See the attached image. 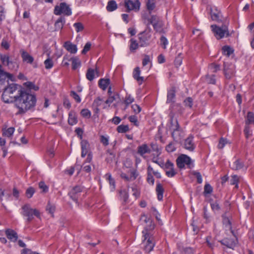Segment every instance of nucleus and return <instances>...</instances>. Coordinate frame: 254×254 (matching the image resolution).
I'll use <instances>...</instances> for the list:
<instances>
[{
    "label": "nucleus",
    "mask_w": 254,
    "mask_h": 254,
    "mask_svg": "<svg viewBox=\"0 0 254 254\" xmlns=\"http://www.w3.org/2000/svg\"><path fill=\"white\" fill-rule=\"evenodd\" d=\"M152 149L154 151L156 152V154H154V156H156L158 157L161 153V149L160 148L158 147L157 145H154L152 146Z\"/></svg>",
    "instance_id": "680f3d73"
},
{
    "label": "nucleus",
    "mask_w": 254,
    "mask_h": 254,
    "mask_svg": "<svg viewBox=\"0 0 254 254\" xmlns=\"http://www.w3.org/2000/svg\"><path fill=\"white\" fill-rule=\"evenodd\" d=\"M143 237L144 239L143 243L144 245V249L146 252H151L155 245L154 239L152 236H150L148 233H145L144 231H142Z\"/></svg>",
    "instance_id": "423d86ee"
},
{
    "label": "nucleus",
    "mask_w": 254,
    "mask_h": 254,
    "mask_svg": "<svg viewBox=\"0 0 254 254\" xmlns=\"http://www.w3.org/2000/svg\"><path fill=\"white\" fill-rule=\"evenodd\" d=\"M156 190L159 200H161L163 197L164 189L160 184H157Z\"/></svg>",
    "instance_id": "cd10ccee"
},
{
    "label": "nucleus",
    "mask_w": 254,
    "mask_h": 254,
    "mask_svg": "<svg viewBox=\"0 0 254 254\" xmlns=\"http://www.w3.org/2000/svg\"><path fill=\"white\" fill-rule=\"evenodd\" d=\"M184 103L186 106L191 108L192 105V99L190 97H188L184 101Z\"/></svg>",
    "instance_id": "774afa93"
},
{
    "label": "nucleus",
    "mask_w": 254,
    "mask_h": 254,
    "mask_svg": "<svg viewBox=\"0 0 254 254\" xmlns=\"http://www.w3.org/2000/svg\"><path fill=\"white\" fill-rule=\"evenodd\" d=\"M130 44L129 46V49L131 51H134L136 50L139 45V43H137L136 41L134 40L133 39H131L130 40Z\"/></svg>",
    "instance_id": "473e14b6"
},
{
    "label": "nucleus",
    "mask_w": 254,
    "mask_h": 254,
    "mask_svg": "<svg viewBox=\"0 0 254 254\" xmlns=\"http://www.w3.org/2000/svg\"><path fill=\"white\" fill-rule=\"evenodd\" d=\"M19 93L20 95L16 98L14 103L15 107L18 109V113L23 114L35 106L36 99L34 95L24 90Z\"/></svg>",
    "instance_id": "f257e3e1"
},
{
    "label": "nucleus",
    "mask_w": 254,
    "mask_h": 254,
    "mask_svg": "<svg viewBox=\"0 0 254 254\" xmlns=\"http://www.w3.org/2000/svg\"><path fill=\"white\" fill-rule=\"evenodd\" d=\"M35 189L32 187L28 188L26 190V196L27 198H30L32 197L33 194L35 193Z\"/></svg>",
    "instance_id": "49530a36"
},
{
    "label": "nucleus",
    "mask_w": 254,
    "mask_h": 254,
    "mask_svg": "<svg viewBox=\"0 0 254 254\" xmlns=\"http://www.w3.org/2000/svg\"><path fill=\"white\" fill-rule=\"evenodd\" d=\"M14 131V127H9L7 129H3V135L7 136V137H10L13 133Z\"/></svg>",
    "instance_id": "f704fd0d"
},
{
    "label": "nucleus",
    "mask_w": 254,
    "mask_h": 254,
    "mask_svg": "<svg viewBox=\"0 0 254 254\" xmlns=\"http://www.w3.org/2000/svg\"><path fill=\"white\" fill-rule=\"evenodd\" d=\"M21 57L23 61L27 63L31 64L34 61L33 58L24 51H22Z\"/></svg>",
    "instance_id": "b1692460"
},
{
    "label": "nucleus",
    "mask_w": 254,
    "mask_h": 254,
    "mask_svg": "<svg viewBox=\"0 0 254 254\" xmlns=\"http://www.w3.org/2000/svg\"><path fill=\"white\" fill-rule=\"evenodd\" d=\"M12 75L4 71L2 69V66L0 65V88L2 86L5 81L8 79L12 80Z\"/></svg>",
    "instance_id": "ddd939ff"
},
{
    "label": "nucleus",
    "mask_w": 254,
    "mask_h": 254,
    "mask_svg": "<svg viewBox=\"0 0 254 254\" xmlns=\"http://www.w3.org/2000/svg\"><path fill=\"white\" fill-rule=\"evenodd\" d=\"M23 91L21 87L15 84H10L6 87L2 93V99L5 103L14 102L16 98Z\"/></svg>",
    "instance_id": "f03ea898"
},
{
    "label": "nucleus",
    "mask_w": 254,
    "mask_h": 254,
    "mask_svg": "<svg viewBox=\"0 0 254 254\" xmlns=\"http://www.w3.org/2000/svg\"><path fill=\"white\" fill-rule=\"evenodd\" d=\"M125 6L127 10L138 11L140 7V3L138 0H127L125 2Z\"/></svg>",
    "instance_id": "f8f14e48"
},
{
    "label": "nucleus",
    "mask_w": 254,
    "mask_h": 254,
    "mask_svg": "<svg viewBox=\"0 0 254 254\" xmlns=\"http://www.w3.org/2000/svg\"><path fill=\"white\" fill-rule=\"evenodd\" d=\"M234 65L227 63L224 64V72L226 78L230 79L234 73Z\"/></svg>",
    "instance_id": "9b49d317"
},
{
    "label": "nucleus",
    "mask_w": 254,
    "mask_h": 254,
    "mask_svg": "<svg viewBox=\"0 0 254 254\" xmlns=\"http://www.w3.org/2000/svg\"><path fill=\"white\" fill-rule=\"evenodd\" d=\"M170 130L172 131H177L179 130V126L177 121H175L173 123V119H171V126L170 127Z\"/></svg>",
    "instance_id": "4c0bfd02"
},
{
    "label": "nucleus",
    "mask_w": 254,
    "mask_h": 254,
    "mask_svg": "<svg viewBox=\"0 0 254 254\" xmlns=\"http://www.w3.org/2000/svg\"><path fill=\"white\" fill-rule=\"evenodd\" d=\"M119 98V95L117 94H115L114 95L110 94L109 97L105 101V103L107 104H109V105H110L114 101H116Z\"/></svg>",
    "instance_id": "2f4dec72"
},
{
    "label": "nucleus",
    "mask_w": 254,
    "mask_h": 254,
    "mask_svg": "<svg viewBox=\"0 0 254 254\" xmlns=\"http://www.w3.org/2000/svg\"><path fill=\"white\" fill-rule=\"evenodd\" d=\"M54 12L55 14L57 15L64 14L69 16L72 13L69 6L65 2H62L60 4L55 6Z\"/></svg>",
    "instance_id": "39448f33"
},
{
    "label": "nucleus",
    "mask_w": 254,
    "mask_h": 254,
    "mask_svg": "<svg viewBox=\"0 0 254 254\" xmlns=\"http://www.w3.org/2000/svg\"><path fill=\"white\" fill-rule=\"evenodd\" d=\"M5 234L7 238L11 241L15 242L18 238L17 233L12 230L7 229L5 231Z\"/></svg>",
    "instance_id": "a211bd4d"
},
{
    "label": "nucleus",
    "mask_w": 254,
    "mask_h": 254,
    "mask_svg": "<svg viewBox=\"0 0 254 254\" xmlns=\"http://www.w3.org/2000/svg\"><path fill=\"white\" fill-rule=\"evenodd\" d=\"M9 69L16 70L18 68V64L16 62H11L7 65Z\"/></svg>",
    "instance_id": "6e6d98bb"
},
{
    "label": "nucleus",
    "mask_w": 254,
    "mask_h": 254,
    "mask_svg": "<svg viewBox=\"0 0 254 254\" xmlns=\"http://www.w3.org/2000/svg\"><path fill=\"white\" fill-rule=\"evenodd\" d=\"M175 96V91L174 88H172L168 91L167 95V102H171L173 101V100Z\"/></svg>",
    "instance_id": "72a5a7b5"
},
{
    "label": "nucleus",
    "mask_w": 254,
    "mask_h": 254,
    "mask_svg": "<svg viewBox=\"0 0 254 254\" xmlns=\"http://www.w3.org/2000/svg\"><path fill=\"white\" fill-rule=\"evenodd\" d=\"M154 228V225L152 222V220H151V224L150 225V223L146 224L144 226V230L143 231H145V233H148L147 231L152 230Z\"/></svg>",
    "instance_id": "5fc2aeb1"
},
{
    "label": "nucleus",
    "mask_w": 254,
    "mask_h": 254,
    "mask_svg": "<svg viewBox=\"0 0 254 254\" xmlns=\"http://www.w3.org/2000/svg\"><path fill=\"white\" fill-rule=\"evenodd\" d=\"M96 74H97L96 68L94 69L91 68H89L87 71L86 75V78L88 80L91 81L94 78Z\"/></svg>",
    "instance_id": "a878e982"
},
{
    "label": "nucleus",
    "mask_w": 254,
    "mask_h": 254,
    "mask_svg": "<svg viewBox=\"0 0 254 254\" xmlns=\"http://www.w3.org/2000/svg\"><path fill=\"white\" fill-rule=\"evenodd\" d=\"M252 123H254V115L251 112H249L247 116L246 124L248 125Z\"/></svg>",
    "instance_id": "e433bc0d"
},
{
    "label": "nucleus",
    "mask_w": 254,
    "mask_h": 254,
    "mask_svg": "<svg viewBox=\"0 0 254 254\" xmlns=\"http://www.w3.org/2000/svg\"><path fill=\"white\" fill-rule=\"evenodd\" d=\"M64 48L69 52L72 54H75L77 52V48L75 45L72 44L69 42H66L64 43Z\"/></svg>",
    "instance_id": "412c9836"
},
{
    "label": "nucleus",
    "mask_w": 254,
    "mask_h": 254,
    "mask_svg": "<svg viewBox=\"0 0 254 254\" xmlns=\"http://www.w3.org/2000/svg\"><path fill=\"white\" fill-rule=\"evenodd\" d=\"M128 130L129 127L127 125H121L117 127V130L120 133L126 132Z\"/></svg>",
    "instance_id": "a18cd8bd"
},
{
    "label": "nucleus",
    "mask_w": 254,
    "mask_h": 254,
    "mask_svg": "<svg viewBox=\"0 0 254 254\" xmlns=\"http://www.w3.org/2000/svg\"><path fill=\"white\" fill-rule=\"evenodd\" d=\"M182 63V54H179L175 60V64L177 66L181 65Z\"/></svg>",
    "instance_id": "13d9d810"
},
{
    "label": "nucleus",
    "mask_w": 254,
    "mask_h": 254,
    "mask_svg": "<svg viewBox=\"0 0 254 254\" xmlns=\"http://www.w3.org/2000/svg\"><path fill=\"white\" fill-rule=\"evenodd\" d=\"M177 164L178 167L181 169L184 168L185 165H188L190 168L191 165V160L187 155L182 154L177 158Z\"/></svg>",
    "instance_id": "0eeeda50"
},
{
    "label": "nucleus",
    "mask_w": 254,
    "mask_h": 254,
    "mask_svg": "<svg viewBox=\"0 0 254 254\" xmlns=\"http://www.w3.org/2000/svg\"><path fill=\"white\" fill-rule=\"evenodd\" d=\"M221 243L231 249H234L237 244V240L235 237L231 239H224L220 241Z\"/></svg>",
    "instance_id": "4468645a"
},
{
    "label": "nucleus",
    "mask_w": 254,
    "mask_h": 254,
    "mask_svg": "<svg viewBox=\"0 0 254 254\" xmlns=\"http://www.w3.org/2000/svg\"><path fill=\"white\" fill-rule=\"evenodd\" d=\"M150 149L146 144L139 146L137 148V152L141 156H143L145 153H150Z\"/></svg>",
    "instance_id": "4be33fe9"
},
{
    "label": "nucleus",
    "mask_w": 254,
    "mask_h": 254,
    "mask_svg": "<svg viewBox=\"0 0 254 254\" xmlns=\"http://www.w3.org/2000/svg\"><path fill=\"white\" fill-rule=\"evenodd\" d=\"M82 191V188L79 186L73 188L69 192L70 197L74 201H77L80 192Z\"/></svg>",
    "instance_id": "dca6fc26"
},
{
    "label": "nucleus",
    "mask_w": 254,
    "mask_h": 254,
    "mask_svg": "<svg viewBox=\"0 0 254 254\" xmlns=\"http://www.w3.org/2000/svg\"><path fill=\"white\" fill-rule=\"evenodd\" d=\"M193 136L190 135L185 140L184 146V148L190 151H192L195 148L194 144L193 142Z\"/></svg>",
    "instance_id": "2eb2a0df"
},
{
    "label": "nucleus",
    "mask_w": 254,
    "mask_h": 254,
    "mask_svg": "<svg viewBox=\"0 0 254 254\" xmlns=\"http://www.w3.org/2000/svg\"><path fill=\"white\" fill-rule=\"evenodd\" d=\"M166 170V174L167 176L169 177H174L175 174L176 172L174 169V168H172V169L165 170Z\"/></svg>",
    "instance_id": "052dcab7"
},
{
    "label": "nucleus",
    "mask_w": 254,
    "mask_h": 254,
    "mask_svg": "<svg viewBox=\"0 0 254 254\" xmlns=\"http://www.w3.org/2000/svg\"><path fill=\"white\" fill-rule=\"evenodd\" d=\"M73 26L75 27L77 32L81 31L84 29L83 24L80 22L75 23L73 24Z\"/></svg>",
    "instance_id": "864d4df0"
},
{
    "label": "nucleus",
    "mask_w": 254,
    "mask_h": 254,
    "mask_svg": "<svg viewBox=\"0 0 254 254\" xmlns=\"http://www.w3.org/2000/svg\"><path fill=\"white\" fill-rule=\"evenodd\" d=\"M21 214L26 217L27 222H31L35 216L38 218L41 219V213L39 210L32 208L29 204H25L21 207Z\"/></svg>",
    "instance_id": "7ed1b4c3"
},
{
    "label": "nucleus",
    "mask_w": 254,
    "mask_h": 254,
    "mask_svg": "<svg viewBox=\"0 0 254 254\" xmlns=\"http://www.w3.org/2000/svg\"><path fill=\"white\" fill-rule=\"evenodd\" d=\"M211 207L214 211H217L220 209L219 204L217 201L211 203Z\"/></svg>",
    "instance_id": "0e129e2a"
},
{
    "label": "nucleus",
    "mask_w": 254,
    "mask_h": 254,
    "mask_svg": "<svg viewBox=\"0 0 254 254\" xmlns=\"http://www.w3.org/2000/svg\"><path fill=\"white\" fill-rule=\"evenodd\" d=\"M65 22V18L63 17H60L55 22V26L56 30H59L62 29Z\"/></svg>",
    "instance_id": "bb28decb"
},
{
    "label": "nucleus",
    "mask_w": 254,
    "mask_h": 254,
    "mask_svg": "<svg viewBox=\"0 0 254 254\" xmlns=\"http://www.w3.org/2000/svg\"><path fill=\"white\" fill-rule=\"evenodd\" d=\"M39 187L42 190L43 192H47L48 191V187L43 182L39 183Z\"/></svg>",
    "instance_id": "3c124183"
},
{
    "label": "nucleus",
    "mask_w": 254,
    "mask_h": 254,
    "mask_svg": "<svg viewBox=\"0 0 254 254\" xmlns=\"http://www.w3.org/2000/svg\"><path fill=\"white\" fill-rule=\"evenodd\" d=\"M0 60L2 64L6 65H7L11 62L9 57L7 55H1Z\"/></svg>",
    "instance_id": "c9c22d12"
},
{
    "label": "nucleus",
    "mask_w": 254,
    "mask_h": 254,
    "mask_svg": "<svg viewBox=\"0 0 254 254\" xmlns=\"http://www.w3.org/2000/svg\"><path fill=\"white\" fill-rule=\"evenodd\" d=\"M140 220L142 224L146 225L148 223H150V225L151 224V219L145 214L141 215Z\"/></svg>",
    "instance_id": "58836bf2"
},
{
    "label": "nucleus",
    "mask_w": 254,
    "mask_h": 254,
    "mask_svg": "<svg viewBox=\"0 0 254 254\" xmlns=\"http://www.w3.org/2000/svg\"><path fill=\"white\" fill-rule=\"evenodd\" d=\"M213 189L212 187L208 184H207L204 186V192L205 193L209 194L212 191Z\"/></svg>",
    "instance_id": "e2e57ef3"
},
{
    "label": "nucleus",
    "mask_w": 254,
    "mask_h": 254,
    "mask_svg": "<svg viewBox=\"0 0 254 254\" xmlns=\"http://www.w3.org/2000/svg\"><path fill=\"white\" fill-rule=\"evenodd\" d=\"M151 37L150 31H145L138 35L139 43L140 47L146 46L148 45V41Z\"/></svg>",
    "instance_id": "1a4fd4ad"
},
{
    "label": "nucleus",
    "mask_w": 254,
    "mask_h": 254,
    "mask_svg": "<svg viewBox=\"0 0 254 254\" xmlns=\"http://www.w3.org/2000/svg\"><path fill=\"white\" fill-rule=\"evenodd\" d=\"M239 180V178L237 175H232L231 176V179L230 180V184L231 185H234L238 183Z\"/></svg>",
    "instance_id": "bf43d9fd"
},
{
    "label": "nucleus",
    "mask_w": 254,
    "mask_h": 254,
    "mask_svg": "<svg viewBox=\"0 0 254 254\" xmlns=\"http://www.w3.org/2000/svg\"><path fill=\"white\" fill-rule=\"evenodd\" d=\"M223 224L225 226V227L226 230H231V232H232V231L231 230L232 227L231 223L230 221V220L228 219V218L224 217L223 218Z\"/></svg>",
    "instance_id": "c03bdc74"
},
{
    "label": "nucleus",
    "mask_w": 254,
    "mask_h": 254,
    "mask_svg": "<svg viewBox=\"0 0 254 254\" xmlns=\"http://www.w3.org/2000/svg\"><path fill=\"white\" fill-rule=\"evenodd\" d=\"M105 177L106 179L109 181V184L111 186V190H114L115 188V181L112 178L111 175L110 174H106Z\"/></svg>",
    "instance_id": "a19ab883"
},
{
    "label": "nucleus",
    "mask_w": 254,
    "mask_h": 254,
    "mask_svg": "<svg viewBox=\"0 0 254 254\" xmlns=\"http://www.w3.org/2000/svg\"><path fill=\"white\" fill-rule=\"evenodd\" d=\"M80 114L82 117L86 118H89L91 117V112L87 109H82L81 111Z\"/></svg>",
    "instance_id": "de8ad7c7"
},
{
    "label": "nucleus",
    "mask_w": 254,
    "mask_h": 254,
    "mask_svg": "<svg viewBox=\"0 0 254 254\" xmlns=\"http://www.w3.org/2000/svg\"><path fill=\"white\" fill-rule=\"evenodd\" d=\"M46 211L53 216L54 213L55 211V206L54 205L50 203H48L46 207Z\"/></svg>",
    "instance_id": "79ce46f5"
},
{
    "label": "nucleus",
    "mask_w": 254,
    "mask_h": 254,
    "mask_svg": "<svg viewBox=\"0 0 254 254\" xmlns=\"http://www.w3.org/2000/svg\"><path fill=\"white\" fill-rule=\"evenodd\" d=\"M192 174L197 178V183L201 184L202 182V179L201 174L199 172L196 171H193Z\"/></svg>",
    "instance_id": "603ef678"
},
{
    "label": "nucleus",
    "mask_w": 254,
    "mask_h": 254,
    "mask_svg": "<svg viewBox=\"0 0 254 254\" xmlns=\"http://www.w3.org/2000/svg\"><path fill=\"white\" fill-rule=\"evenodd\" d=\"M70 95L77 102L79 103L81 102V99L79 96L74 91H71L70 93Z\"/></svg>",
    "instance_id": "69168bd1"
},
{
    "label": "nucleus",
    "mask_w": 254,
    "mask_h": 254,
    "mask_svg": "<svg viewBox=\"0 0 254 254\" xmlns=\"http://www.w3.org/2000/svg\"><path fill=\"white\" fill-rule=\"evenodd\" d=\"M110 82L109 79H101L99 81V85L101 88L105 90L109 85Z\"/></svg>",
    "instance_id": "c85d7f7f"
},
{
    "label": "nucleus",
    "mask_w": 254,
    "mask_h": 254,
    "mask_svg": "<svg viewBox=\"0 0 254 254\" xmlns=\"http://www.w3.org/2000/svg\"><path fill=\"white\" fill-rule=\"evenodd\" d=\"M138 174L134 169H131L128 171L127 174L122 172L120 174L121 177L126 181L130 182L134 181L136 179Z\"/></svg>",
    "instance_id": "6e6552de"
},
{
    "label": "nucleus",
    "mask_w": 254,
    "mask_h": 254,
    "mask_svg": "<svg viewBox=\"0 0 254 254\" xmlns=\"http://www.w3.org/2000/svg\"><path fill=\"white\" fill-rule=\"evenodd\" d=\"M149 21L156 31H161L163 23L159 17L156 15H152Z\"/></svg>",
    "instance_id": "9d476101"
},
{
    "label": "nucleus",
    "mask_w": 254,
    "mask_h": 254,
    "mask_svg": "<svg viewBox=\"0 0 254 254\" xmlns=\"http://www.w3.org/2000/svg\"><path fill=\"white\" fill-rule=\"evenodd\" d=\"M161 45L163 46V48L166 49L168 44L167 39L164 36H162L160 38Z\"/></svg>",
    "instance_id": "338daca9"
},
{
    "label": "nucleus",
    "mask_w": 254,
    "mask_h": 254,
    "mask_svg": "<svg viewBox=\"0 0 254 254\" xmlns=\"http://www.w3.org/2000/svg\"><path fill=\"white\" fill-rule=\"evenodd\" d=\"M230 167L235 170L242 169L244 167L243 162L237 159L234 162L230 164Z\"/></svg>",
    "instance_id": "aec40b11"
},
{
    "label": "nucleus",
    "mask_w": 254,
    "mask_h": 254,
    "mask_svg": "<svg viewBox=\"0 0 254 254\" xmlns=\"http://www.w3.org/2000/svg\"><path fill=\"white\" fill-rule=\"evenodd\" d=\"M210 14L213 20L219 21L220 20L221 13L215 7L211 9Z\"/></svg>",
    "instance_id": "6ab92c4d"
},
{
    "label": "nucleus",
    "mask_w": 254,
    "mask_h": 254,
    "mask_svg": "<svg viewBox=\"0 0 254 254\" xmlns=\"http://www.w3.org/2000/svg\"><path fill=\"white\" fill-rule=\"evenodd\" d=\"M77 122V116L74 112L71 111L68 115V123L70 125H75Z\"/></svg>",
    "instance_id": "393cba45"
},
{
    "label": "nucleus",
    "mask_w": 254,
    "mask_h": 254,
    "mask_svg": "<svg viewBox=\"0 0 254 254\" xmlns=\"http://www.w3.org/2000/svg\"><path fill=\"white\" fill-rule=\"evenodd\" d=\"M81 157H84L86 155L89 153V144L85 140H82L81 142Z\"/></svg>",
    "instance_id": "f3484780"
},
{
    "label": "nucleus",
    "mask_w": 254,
    "mask_h": 254,
    "mask_svg": "<svg viewBox=\"0 0 254 254\" xmlns=\"http://www.w3.org/2000/svg\"><path fill=\"white\" fill-rule=\"evenodd\" d=\"M140 70L138 67L134 68L133 72V77L136 79L139 83H141L143 81V77L140 76Z\"/></svg>",
    "instance_id": "5701e85b"
},
{
    "label": "nucleus",
    "mask_w": 254,
    "mask_h": 254,
    "mask_svg": "<svg viewBox=\"0 0 254 254\" xmlns=\"http://www.w3.org/2000/svg\"><path fill=\"white\" fill-rule=\"evenodd\" d=\"M146 6L147 9L149 11V13H150L151 11L153 10L155 7L154 0H147Z\"/></svg>",
    "instance_id": "ea45409f"
},
{
    "label": "nucleus",
    "mask_w": 254,
    "mask_h": 254,
    "mask_svg": "<svg viewBox=\"0 0 254 254\" xmlns=\"http://www.w3.org/2000/svg\"><path fill=\"white\" fill-rule=\"evenodd\" d=\"M72 61V67L73 69H75L80 65V61L79 59L77 58H72L71 59Z\"/></svg>",
    "instance_id": "7c9ffc66"
},
{
    "label": "nucleus",
    "mask_w": 254,
    "mask_h": 254,
    "mask_svg": "<svg viewBox=\"0 0 254 254\" xmlns=\"http://www.w3.org/2000/svg\"><path fill=\"white\" fill-rule=\"evenodd\" d=\"M211 28L217 39H220L230 35L226 25H223L221 27H218L216 25H211Z\"/></svg>",
    "instance_id": "20e7f679"
},
{
    "label": "nucleus",
    "mask_w": 254,
    "mask_h": 254,
    "mask_svg": "<svg viewBox=\"0 0 254 254\" xmlns=\"http://www.w3.org/2000/svg\"><path fill=\"white\" fill-rule=\"evenodd\" d=\"M222 52L225 55L229 56L233 52V50L231 47L225 46L222 48Z\"/></svg>",
    "instance_id": "37998d69"
},
{
    "label": "nucleus",
    "mask_w": 254,
    "mask_h": 254,
    "mask_svg": "<svg viewBox=\"0 0 254 254\" xmlns=\"http://www.w3.org/2000/svg\"><path fill=\"white\" fill-rule=\"evenodd\" d=\"M227 143H228V141L226 139L221 138L220 139L219 142L218 144V148L219 149H222Z\"/></svg>",
    "instance_id": "8fccbe9b"
},
{
    "label": "nucleus",
    "mask_w": 254,
    "mask_h": 254,
    "mask_svg": "<svg viewBox=\"0 0 254 254\" xmlns=\"http://www.w3.org/2000/svg\"><path fill=\"white\" fill-rule=\"evenodd\" d=\"M209 68L213 72H215L217 71L220 70V65L218 64H211L209 66Z\"/></svg>",
    "instance_id": "4d7b16f0"
},
{
    "label": "nucleus",
    "mask_w": 254,
    "mask_h": 254,
    "mask_svg": "<svg viewBox=\"0 0 254 254\" xmlns=\"http://www.w3.org/2000/svg\"><path fill=\"white\" fill-rule=\"evenodd\" d=\"M44 64L46 69H50L53 66V62L51 59L48 58L45 61Z\"/></svg>",
    "instance_id": "09e8293b"
},
{
    "label": "nucleus",
    "mask_w": 254,
    "mask_h": 254,
    "mask_svg": "<svg viewBox=\"0 0 254 254\" xmlns=\"http://www.w3.org/2000/svg\"><path fill=\"white\" fill-rule=\"evenodd\" d=\"M117 8V5L115 1L111 0L108 2L107 9L109 11H112L116 9Z\"/></svg>",
    "instance_id": "c756f323"
}]
</instances>
